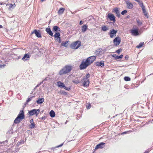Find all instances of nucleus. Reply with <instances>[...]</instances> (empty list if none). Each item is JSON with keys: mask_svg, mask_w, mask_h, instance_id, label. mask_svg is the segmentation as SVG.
Here are the masks:
<instances>
[{"mask_svg": "<svg viewBox=\"0 0 153 153\" xmlns=\"http://www.w3.org/2000/svg\"><path fill=\"white\" fill-rule=\"evenodd\" d=\"M81 43L80 41H78L72 43L71 45V48L73 49H76L81 45Z\"/></svg>", "mask_w": 153, "mask_h": 153, "instance_id": "20e7f679", "label": "nucleus"}, {"mask_svg": "<svg viewBox=\"0 0 153 153\" xmlns=\"http://www.w3.org/2000/svg\"><path fill=\"white\" fill-rule=\"evenodd\" d=\"M137 22L139 26L140 25L142 24V22L139 20L137 21Z\"/></svg>", "mask_w": 153, "mask_h": 153, "instance_id": "58836bf2", "label": "nucleus"}, {"mask_svg": "<svg viewBox=\"0 0 153 153\" xmlns=\"http://www.w3.org/2000/svg\"><path fill=\"white\" fill-rule=\"evenodd\" d=\"M30 56L29 55L25 54L22 58V60L24 61H27L29 59Z\"/></svg>", "mask_w": 153, "mask_h": 153, "instance_id": "2eb2a0df", "label": "nucleus"}, {"mask_svg": "<svg viewBox=\"0 0 153 153\" xmlns=\"http://www.w3.org/2000/svg\"><path fill=\"white\" fill-rule=\"evenodd\" d=\"M141 7L142 9L143 12V13L144 14V15L148 18V15H147L148 13L146 11V10L145 9V7L144 6H142V7Z\"/></svg>", "mask_w": 153, "mask_h": 153, "instance_id": "a211bd4d", "label": "nucleus"}, {"mask_svg": "<svg viewBox=\"0 0 153 153\" xmlns=\"http://www.w3.org/2000/svg\"><path fill=\"white\" fill-rule=\"evenodd\" d=\"M57 84L58 86L60 88H63L65 85L62 82L60 81H59L57 82Z\"/></svg>", "mask_w": 153, "mask_h": 153, "instance_id": "b1692460", "label": "nucleus"}, {"mask_svg": "<svg viewBox=\"0 0 153 153\" xmlns=\"http://www.w3.org/2000/svg\"><path fill=\"white\" fill-rule=\"evenodd\" d=\"M60 36V34L59 32H56L54 35L55 40L59 43L61 42V39Z\"/></svg>", "mask_w": 153, "mask_h": 153, "instance_id": "423d86ee", "label": "nucleus"}, {"mask_svg": "<svg viewBox=\"0 0 153 153\" xmlns=\"http://www.w3.org/2000/svg\"><path fill=\"white\" fill-rule=\"evenodd\" d=\"M22 120L21 119H20L19 118L17 117L14 120V122L15 124H18L20 123L21 121Z\"/></svg>", "mask_w": 153, "mask_h": 153, "instance_id": "393cba45", "label": "nucleus"}, {"mask_svg": "<svg viewBox=\"0 0 153 153\" xmlns=\"http://www.w3.org/2000/svg\"><path fill=\"white\" fill-rule=\"evenodd\" d=\"M72 69V66L66 65L60 71L59 74L60 75H62L68 73L71 71Z\"/></svg>", "mask_w": 153, "mask_h": 153, "instance_id": "f03ea898", "label": "nucleus"}, {"mask_svg": "<svg viewBox=\"0 0 153 153\" xmlns=\"http://www.w3.org/2000/svg\"><path fill=\"white\" fill-rule=\"evenodd\" d=\"M117 56V55L116 54H114L112 55V56L113 57L115 58L116 59Z\"/></svg>", "mask_w": 153, "mask_h": 153, "instance_id": "de8ad7c7", "label": "nucleus"}, {"mask_svg": "<svg viewBox=\"0 0 153 153\" xmlns=\"http://www.w3.org/2000/svg\"><path fill=\"white\" fill-rule=\"evenodd\" d=\"M149 151H146L144 152V153H149Z\"/></svg>", "mask_w": 153, "mask_h": 153, "instance_id": "864d4df0", "label": "nucleus"}, {"mask_svg": "<svg viewBox=\"0 0 153 153\" xmlns=\"http://www.w3.org/2000/svg\"><path fill=\"white\" fill-rule=\"evenodd\" d=\"M63 145V143H62V144H61V145H59L58 146H57L56 147H61Z\"/></svg>", "mask_w": 153, "mask_h": 153, "instance_id": "09e8293b", "label": "nucleus"}, {"mask_svg": "<svg viewBox=\"0 0 153 153\" xmlns=\"http://www.w3.org/2000/svg\"><path fill=\"white\" fill-rule=\"evenodd\" d=\"M16 6V5L15 4H10V9L11 8H14Z\"/></svg>", "mask_w": 153, "mask_h": 153, "instance_id": "c9c22d12", "label": "nucleus"}, {"mask_svg": "<svg viewBox=\"0 0 153 153\" xmlns=\"http://www.w3.org/2000/svg\"><path fill=\"white\" fill-rule=\"evenodd\" d=\"M30 123H31L30 127L31 128H34L35 125L33 123V119H32L30 120Z\"/></svg>", "mask_w": 153, "mask_h": 153, "instance_id": "a878e982", "label": "nucleus"}, {"mask_svg": "<svg viewBox=\"0 0 153 153\" xmlns=\"http://www.w3.org/2000/svg\"><path fill=\"white\" fill-rule=\"evenodd\" d=\"M91 107V105L90 104L88 105V106L87 107V108L88 109H89Z\"/></svg>", "mask_w": 153, "mask_h": 153, "instance_id": "49530a36", "label": "nucleus"}, {"mask_svg": "<svg viewBox=\"0 0 153 153\" xmlns=\"http://www.w3.org/2000/svg\"><path fill=\"white\" fill-rule=\"evenodd\" d=\"M143 44L144 42H141L140 43L139 45L136 46V48H139L142 47Z\"/></svg>", "mask_w": 153, "mask_h": 153, "instance_id": "2f4dec72", "label": "nucleus"}, {"mask_svg": "<svg viewBox=\"0 0 153 153\" xmlns=\"http://www.w3.org/2000/svg\"><path fill=\"white\" fill-rule=\"evenodd\" d=\"M121 42V39L119 37H116L113 40L114 44L116 46L120 44Z\"/></svg>", "mask_w": 153, "mask_h": 153, "instance_id": "6e6552de", "label": "nucleus"}, {"mask_svg": "<svg viewBox=\"0 0 153 153\" xmlns=\"http://www.w3.org/2000/svg\"><path fill=\"white\" fill-rule=\"evenodd\" d=\"M108 17L111 21H113L114 22L115 21V16L112 14L108 13Z\"/></svg>", "mask_w": 153, "mask_h": 153, "instance_id": "4468645a", "label": "nucleus"}, {"mask_svg": "<svg viewBox=\"0 0 153 153\" xmlns=\"http://www.w3.org/2000/svg\"><path fill=\"white\" fill-rule=\"evenodd\" d=\"M88 26L86 25H84L82 26V32L84 33L85 32L87 29Z\"/></svg>", "mask_w": 153, "mask_h": 153, "instance_id": "412c9836", "label": "nucleus"}, {"mask_svg": "<svg viewBox=\"0 0 153 153\" xmlns=\"http://www.w3.org/2000/svg\"><path fill=\"white\" fill-rule=\"evenodd\" d=\"M63 88L67 91H69L70 90V88L66 87L65 86V85L64 86V87Z\"/></svg>", "mask_w": 153, "mask_h": 153, "instance_id": "a19ab883", "label": "nucleus"}, {"mask_svg": "<svg viewBox=\"0 0 153 153\" xmlns=\"http://www.w3.org/2000/svg\"><path fill=\"white\" fill-rule=\"evenodd\" d=\"M131 34L134 36H137L139 35L138 30L137 29H134L131 30Z\"/></svg>", "mask_w": 153, "mask_h": 153, "instance_id": "1a4fd4ad", "label": "nucleus"}, {"mask_svg": "<svg viewBox=\"0 0 153 153\" xmlns=\"http://www.w3.org/2000/svg\"><path fill=\"white\" fill-rule=\"evenodd\" d=\"M0 28H2V25H0Z\"/></svg>", "mask_w": 153, "mask_h": 153, "instance_id": "4d7b16f0", "label": "nucleus"}, {"mask_svg": "<svg viewBox=\"0 0 153 153\" xmlns=\"http://www.w3.org/2000/svg\"><path fill=\"white\" fill-rule=\"evenodd\" d=\"M45 117L44 116V117H42V118H41V119L42 120H45Z\"/></svg>", "mask_w": 153, "mask_h": 153, "instance_id": "8fccbe9b", "label": "nucleus"}, {"mask_svg": "<svg viewBox=\"0 0 153 153\" xmlns=\"http://www.w3.org/2000/svg\"><path fill=\"white\" fill-rule=\"evenodd\" d=\"M43 83V81H42L41 82H40L39 84L37 85L34 88V89L36 88L39 87L42 83Z\"/></svg>", "mask_w": 153, "mask_h": 153, "instance_id": "79ce46f5", "label": "nucleus"}, {"mask_svg": "<svg viewBox=\"0 0 153 153\" xmlns=\"http://www.w3.org/2000/svg\"><path fill=\"white\" fill-rule=\"evenodd\" d=\"M135 1L137 2L141 7H142V6H144L143 4L142 1H141L140 0H134Z\"/></svg>", "mask_w": 153, "mask_h": 153, "instance_id": "c756f323", "label": "nucleus"}, {"mask_svg": "<svg viewBox=\"0 0 153 153\" xmlns=\"http://www.w3.org/2000/svg\"><path fill=\"white\" fill-rule=\"evenodd\" d=\"M124 79L125 81H129L130 80V78L128 76H125L124 78Z\"/></svg>", "mask_w": 153, "mask_h": 153, "instance_id": "f704fd0d", "label": "nucleus"}, {"mask_svg": "<svg viewBox=\"0 0 153 153\" xmlns=\"http://www.w3.org/2000/svg\"><path fill=\"white\" fill-rule=\"evenodd\" d=\"M123 55H121L120 56H117L116 59H121L123 58Z\"/></svg>", "mask_w": 153, "mask_h": 153, "instance_id": "ea45409f", "label": "nucleus"}, {"mask_svg": "<svg viewBox=\"0 0 153 153\" xmlns=\"http://www.w3.org/2000/svg\"><path fill=\"white\" fill-rule=\"evenodd\" d=\"M101 28V30L104 32L106 31L109 29V27L106 25H103Z\"/></svg>", "mask_w": 153, "mask_h": 153, "instance_id": "f3484780", "label": "nucleus"}, {"mask_svg": "<svg viewBox=\"0 0 153 153\" xmlns=\"http://www.w3.org/2000/svg\"><path fill=\"white\" fill-rule=\"evenodd\" d=\"M100 49H99L95 51L94 53L97 55H98L100 53Z\"/></svg>", "mask_w": 153, "mask_h": 153, "instance_id": "473e14b6", "label": "nucleus"}, {"mask_svg": "<svg viewBox=\"0 0 153 153\" xmlns=\"http://www.w3.org/2000/svg\"><path fill=\"white\" fill-rule=\"evenodd\" d=\"M152 153H153V152Z\"/></svg>", "mask_w": 153, "mask_h": 153, "instance_id": "bf43d9fd", "label": "nucleus"}, {"mask_svg": "<svg viewBox=\"0 0 153 153\" xmlns=\"http://www.w3.org/2000/svg\"><path fill=\"white\" fill-rule=\"evenodd\" d=\"M40 111V110L39 109H33L29 111L28 113L30 116H33L34 115H35L36 116H37L39 114Z\"/></svg>", "mask_w": 153, "mask_h": 153, "instance_id": "39448f33", "label": "nucleus"}, {"mask_svg": "<svg viewBox=\"0 0 153 153\" xmlns=\"http://www.w3.org/2000/svg\"><path fill=\"white\" fill-rule=\"evenodd\" d=\"M127 11L126 10H124L122 11L121 12V14L122 15H124L127 13Z\"/></svg>", "mask_w": 153, "mask_h": 153, "instance_id": "4c0bfd02", "label": "nucleus"}, {"mask_svg": "<svg viewBox=\"0 0 153 153\" xmlns=\"http://www.w3.org/2000/svg\"><path fill=\"white\" fill-rule=\"evenodd\" d=\"M50 116L52 117H53L55 116V112L53 110H51L49 113Z\"/></svg>", "mask_w": 153, "mask_h": 153, "instance_id": "bb28decb", "label": "nucleus"}, {"mask_svg": "<svg viewBox=\"0 0 153 153\" xmlns=\"http://www.w3.org/2000/svg\"><path fill=\"white\" fill-rule=\"evenodd\" d=\"M73 83L75 84H78L80 82V81L78 80V78H76L75 79L72 80Z\"/></svg>", "mask_w": 153, "mask_h": 153, "instance_id": "c85d7f7f", "label": "nucleus"}, {"mask_svg": "<svg viewBox=\"0 0 153 153\" xmlns=\"http://www.w3.org/2000/svg\"><path fill=\"white\" fill-rule=\"evenodd\" d=\"M52 30L53 31H59L60 30V29L58 26H55L53 27Z\"/></svg>", "mask_w": 153, "mask_h": 153, "instance_id": "5701e85b", "label": "nucleus"}, {"mask_svg": "<svg viewBox=\"0 0 153 153\" xmlns=\"http://www.w3.org/2000/svg\"><path fill=\"white\" fill-rule=\"evenodd\" d=\"M117 32V30L112 29L110 30V32L108 33V34L111 38H113L114 36H116Z\"/></svg>", "mask_w": 153, "mask_h": 153, "instance_id": "0eeeda50", "label": "nucleus"}, {"mask_svg": "<svg viewBox=\"0 0 153 153\" xmlns=\"http://www.w3.org/2000/svg\"><path fill=\"white\" fill-rule=\"evenodd\" d=\"M105 143L103 142H101L97 145L95 147V149L96 150L99 149H102L105 147Z\"/></svg>", "mask_w": 153, "mask_h": 153, "instance_id": "9b49d317", "label": "nucleus"}, {"mask_svg": "<svg viewBox=\"0 0 153 153\" xmlns=\"http://www.w3.org/2000/svg\"><path fill=\"white\" fill-rule=\"evenodd\" d=\"M83 23V22H82V21H81L79 22V24L80 25H81Z\"/></svg>", "mask_w": 153, "mask_h": 153, "instance_id": "3c124183", "label": "nucleus"}, {"mask_svg": "<svg viewBox=\"0 0 153 153\" xmlns=\"http://www.w3.org/2000/svg\"><path fill=\"white\" fill-rule=\"evenodd\" d=\"M114 12L116 13L117 16L119 17H120V13L118 8H117L114 9Z\"/></svg>", "mask_w": 153, "mask_h": 153, "instance_id": "4be33fe9", "label": "nucleus"}, {"mask_svg": "<svg viewBox=\"0 0 153 153\" xmlns=\"http://www.w3.org/2000/svg\"><path fill=\"white\" fill-rule=\"evenodd\" d=\"M5 65H0V68H4V67Z\"/></svg>", "mask_w": 153, "mask_h": 153, "instance_id": "37998d69", "label": "nucleus"}, {"mask_svg": "<svg viewBox=\"0 0 153 153\" xmlns=\"http://www.w3.org/2000/svg\"><path fill=\"white\" fill-rule=\"evenodd\" d=\"M125 58L126 59H128V56H126L125 57Z\"/></svg>", "mask_w": 153, "mask_h": 153, "instance_id": "603ef678", "label": "nucleus"}, {"mask_svg": "<svg viewBox=\"0 0 153 153\" xmlns=\"http://www.w3.org/2000/svg\"><path fill=\"white\" fill-rule=\"evenodd\" d=\"M33 97H34V96H33V97H30V98H28L27 99V101H26V103H27L28 102H30V101H31L32 100V98Z\"/></svg>", "mask_w": 153, "mask_h": 153, "instance_id": "72a5a7b5", "label": "nucleus"}, {"mask_svg": "<svg viewBox=\"0 0 153 153\" xmlns=\"http://www.w3.org/2000/svg\"><path fill=\"white\" fill-rule=\"evenodd\" d=\"M17 117L20 119H21L22 120L24 118V112L23 110H21L20 111Z\"/></svg>", "mask_w": 153, "mask_h": 153, "instance_id": "f8f14e48", "label": "nucleus"}, {"mask_svg": "<svg viewBox=\"0 0 153 153\" xmlns=\"http://www.w3.org/2000/svg\"><path fill=\"white\" fill-rule=\"evenodd\" d=\"M47 80V78H46L42 81H43V82L44 81L46 80Z\"/></svg>", "mask_w": 153, "mask_h": 153, "instance_id": "5fc2aeb1", "label": "nucleus"}, {"mask_svg": "<svg viewBox=\"0 0 153 153\" xmlns=\"http://www.w3.org/2000/svg\"><path fill=\"white\" fill-rule=\"evenodd\" d=\"M34 33L36 36L38 38H41L42 37L41 35L39 30H34L31 33V34H33Z\"/></svg>", "mask_w": 153, "mask_h": 153, "instance_id": "9d476101", "label": "nucleus"}, {"mask_svg": "<svg viewBox=\"0 0 153 153\" xmlns=\"http://www.w3.org/2000/svg\"><path fill=\"white\" fill-rule=\"evenodd\" d=\"M127 7L129 9H132L133 7V4L128 0H126L125 1Z\"/></svg>", "mask_w": 153, "mask_h": 153, "instance_id": "ddd939ff", "label": "nucleus"}, {"mask_svg": "<svg viewBox=\"0 0 153 153\" xmlns=\"http://www.w3.org/2000/svg\"><path fill=\"white\" fill-rule=\"evenodd\" d=\"M90 75L88 73L86 74L85 76L83 77L82 81L83 82V85L85 87H87L89 84L88 78L90 77Z\"/></svg>", "mask_w": 153, "mask_h": 153, "instance_id": "7ed1b4c3", "label": "nucleus"}, {"mask_svg": "<svg viewBox=\"0 0 153 153\" xmlns=\"http://www.w3.org/2000/svg\"><path fill=\"white\" fill-rule=\"evenodd\" d=\"M46 32L51 36H53V34L50 28H46Z\"/></svg>", "mask_w": 153, "mask_h": 153, "instance_id": "dca6fc26", "label": "nucleus"}, {"mask_svg": "<svg viewBox=\"0 0 153 153\" xmlns=\"http://www.w3.org/2000/svg\"><path fill=\"white\" fill-rule=\"evenodd\" d=\"M44 101V98H39L36 101L37 103L39 104H41Z\"/></svg>", "mask_w": 153, "mask_h": 153, "instance_id": "aec40b11", "label": "nucleus"}, {"mask_svg": "<svg viewBox=\"0 0 153 153\" xmlns=\"http://www.w3.org/2000/svg\"><path fill=\"white\" fill-rule=\"evenodd\" d=\"M19 143H24V141L23 140H21L20 141V142H19Z\"/></svg>", "mask_w": 153, "mask_h": 153, "instance_id": "c03bdc74", "label": "nucleus"}, {"mask_svg": "<svg viewBox=\"0 0 153 153\" xmlns=\"http://www.w3.org/2000/svg\"><path fill=\"white\" fill-rule=\"evenodd\" d=\"M65 10V9L63 8H60L59 11H58V13L59 15H61L62 14L64 11Z\"/></svg>", "mask_w": 153, "mask_h": 153, "instance_id": "cd10ccee", "label": "nucleus"}, {"mask_svg": "<svg viewBox=\"0 0 153 153\" xmlns=\"http://www.w3.org/2000/svg\"><path fill=\"white\" fill-rule=\"evenodd\" d=\"M68 41H66L65 42H62L61 43V45L62 46L65 47H67L68 45Z\"/></svg>", "mask_w": 153, "mask_h": 153, "instance_id": "7c9ffc66", "label": "nucleus"}, {"mask_svg": "<svg viewBox=\"0 0 153 153\" xmlns=\"http://www.w3.org/2000/svg\"><path fill=\"white\" fill-rule=\"evenodd\" d=\"M0 4L1 5H2L3 4V3H2L0 2Z\"/></svg>", "mask_w": 153, "mask_h": 153, "instance_id": "13d9d810", "label": "nucleus"}, {"mask_svg": "<svg viewBox=\"0 0 153 153\" xmlns=\"http://www.w3.org/2000/svg\"><path fill=\"white\" fill-rule=\"evenodd\" d=\"M96 59V56H93L88 57L85 60H83L79 66L80 69L83 70L86 69L88 66L94 61Z\"/></svg>", "mask_w": 153, "mask_h": 153, "instance_id": "f257e3e1", "label": "nucleus"}, {"mask_svg": "<svg viewBox=\"0 0 153 153\" xmlns=\"http://www.w3.org/2000/svg\"><path fill=\"white\" fill-rule=\"evenodd\" d=\"M132 131H125V132H122V133H121V134H126L127 133H128V132H132Z\"/></svg>", "mask_w": 153, "mask_h": 153, "instance_id": "e433bc0d", "label": "nucleus"}, {"mask_svg": "<svg viewBox=\"0 0 153 153\" xmlns=\"http://www.w3.org/2000/svg\"><path fill=\"white\" fill-rule=\"evenodd\" d=\"M45 1V0H41V1L42 2L44 1Z\"/></svg>", "mask_w": 153, "mask_h": 153, "instance_id": "6e6d98bb", "label": "nucleus"}, {"mask_svg": "<svg viewBox=\"0 0 153 153\" xmlns=\"http://www.w3.org/2000/svg\"><path fill=\"white\" fill-rule=\"evenodd\" d=\"M96 65L97 66L102 67L104 66V61H101L100 62H97Z\"/></svg>", "mask_w": 153, "mask_h": 153, "instance_id": "6ab92c4d", "label": "nucleus"}, {"mask_svg": "<svg viewBox=\"0 0 153 153\" xmlns=\"http://www.w3.org/2000/svg\"><path fill=\"white\" fill-rule=\"evenodd\" d=\"M116 52L118 53L119 54L120 52V49H118L116 51Z\"/></svg>", "mask_w": 153, "mask_h": 153, "instance_id": "a18cd8bd", "label": "nucleus"}]
</instances>
